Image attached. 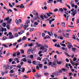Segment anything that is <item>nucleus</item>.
I'll return each instance as SVG.
<instances>
[{
  "label": "nucleus",
  "instance_id": "obj_20",
  "mask_svg": "<svg viewBox=\"0 0 79 79\" xmlns=\"http://www.w3.org/2000/svg\"><path fill=\"white\" fill-rule=\"evenodd\" d=\"M65 23H61V25H62V26L63 27H65Z\"/></svg>",
  "mask_w": 79,
  "mask_h": 79
},
{
  "label": "nucleus",
  "instance_id": "obj_8",
  "mask_svg": "<svg viewBox=\"0 0 79 79\" xmlns=\"http://www.w3.org/2000/svg\"><path fill=\"white\" fill-rule=\"evenodd\" d=\"M58 11L60 12L61 13H62V12H63L64 11V10H63V9H62V8H59V10H58Z\"/></svg>",
  "mask_w": 79,
  "mask_h": 79
},
{
  "label": "nucleus",
  "instance_id": "obj_59",
  "mask_svg": "<svg viewBox=\"0 0 79 79\" xmlns=\"http://www.w3.org/2000/svg\"><path fill=\"white\" fill-rule=\"evenodd\" d=\"M77 22H76L77 24H78V23H79V19H77Z\"/></svg>",
  "mask_w": 79,
  "mask_h": 79
},
{
  "label": "nucleus",
  "instance_id": "obj_17",
  "mask_svg": "<svg viewBox=\"0 0 79 79\" xmlns=\"http://www.w3.org/2000/svg\"><path fill=\"white\" fill-rule=\"evenodd\" d=\"M27 62H28L29 64H31V60H30V59H28V60H27Z\"/></svg>",
  "mask_w": 79,
  "mask_h": 79
},
{
  "label": "nucleus",
  "instance_id": "obj_18",
  "mask_svg": "<svg viewBox=\"0 0 79 79\" xmlns=\"http://www.w3.org/2000/svg\"><path fill=\"white\" fill-rule=\"evenodd\" d=\"M31 49H29L28 51H27V53L28 54H29L30 53V51H31Z\"/></svg>",
  "mask_w": 79,
  "mask_h": 79
},
{
  "label": "nucleus",
  "instance_id": "obj_22",
  "mask_svg": "<svg viewBox=\"0 0 79 79\" xmlns=\"http://www.w3.org/2000/svg\"><path fill=\"white\" fill-rule=\"evenodd\" d=\"M7 39V38H6V36H4V37H3L2 38V40H6V39Z\"/></svg>",
  "mask_w": 79,
  "mask_h": 79
},
{
  "label": "nucleus",
  "instance_id": "obj_53",
  "mask_svg": "<svg viewBox=\"0 0 79 79\" xmlns=\"http://www.w3.org/2000/svg\"><path fill=\"white\" fill-rule=\"evenodd\" d=\"M19 60V59L18 58H15L14 59V60L15 61H17Z\"/></svg>",
  "mask_w": 79,
  "mask_h": 79
},
{
  "label": "nucleus",
  "instance_id": "obj_19",
  "mask_svg": "<svg viewBox=\"0 0 79 79\" xmlns=\"http://www.w3.org/2000/svg\"><path fill=\"white\" fill-rule=\"evenodd\" d=\"M23 33H24V32L23 31H21L20 32H19L18 34L19 35H21Z\"/></svg>",
  "mask_w": 79,
  "mask_h": 79
},
{
  "label": "nucleus",
  "instance_id": "obj_21",
  "mask_svg": "<svg viewBox=\"0 0 79 79\" xmlns=\"http://www.w3.org/2000/svg\"><path fill=\"white\" fill-rule=\"evenodd\" d=\"M6 10L7 11V12H8V13L9 12V11H10V12H12V10L11 9H9L8 10L7 9Z\"/></svg>",
  "mask_w": 79,
  "mask_h": 79
},
{
  "label": "nucleus",
  "instance_id": "obj_14",
  "mask_svg": "<svg viewBox=\"0 0 79 79\" xmlns=\"http://www.w3.org/2000/svg\"><path fill=\"white\" fill-rule=\"evenodd\" d=\"M70 63H71L72 65H73V66H74V65H75V63L73 61L71 60L70 61Z\"/></svg>",
  "mask_w": 79,
  "mask_h": 79
},
{
  "label": "nucleus",
  "instance_id": "obj_42",
  "mask_svg": "<svg viewBox=\"0 0 79 79\" xmlns=\"http://www.w3.org/2000/svg\"><path fill=\"white\" fill-rule=\"evenodd\" d=\"M20 52H17V56H19L20 55Z\"/></svg>",
  "mask_w": 79,
  "mask_h": 79
},
{
  "label": "nucleus",
  "instance_id": "obj_11",
  "mask_svg": "<svg viewBox=\"0 0 79 79\" xmlns=\"http://www.w3.org/2000/svg\"><path fill=\"white\" fill-rule=\"evenodd\" d=\"M10 26L9 24H7L6 27L7 28V30H9L10 29Z\"/></svg>",
  "mask_w": 79,
  "mask_h": 79
},
{
  "label": "nucleus",
  "instance_id": "obj_48",
  "mask_svg": "<svg viewBox=\"0 0 79 79\" xmlns=\"http://www.w3.org/2000/svg\"><path fill=\"white\" fill-rule=\"evenodd\" d=\"M65 35L67 36V37L69 36L70 35V34L68 33H66Z\"/></svg>",
  "mask_w": 79,
  "mask_h": 79
},
{
  "label": "nucleus",
  "instance_id": "obj_1",
  "mask_svg": "<svg viewBox=\"0 0 79 79\" xmlns=\"http://www.w3.org/2000/svg\"><path fill=\"white\" fill-rule=\"evenodd\" d=\"M44 47L45 46H41L40 49V50L43 51L44 52H46L47 51V49H45Z\"/></svg>",
  "mask_w": 79,
  "mask_h": 79
},
{
  "label": "nucleus",
  "instance_id": "obj_54",
  "mask_svg": "<svg viewBox=\"0 0 79 79\" xmlns=\"http://www.w3.org/2000/svg\"><path fill=\"white\" fill-rule=\"evenodd\" d=\"M68 27H71V28H73L74 27V26H68Z\"/></svg>",
  "mask_w": 79,
  "mask_h": 79
},
{
  "label": "nucleus",
  "instance_id": "obj_52",
  "mask_svg": "<svg viewBox=\"0 0 79 79\" xmlns=\"http://www.w3.org/2000/svg\"><path fill=\"white\" fill-rule=\"evenodd\" d=\"M40 18L42 19H44V16L43 15H41Z\"/></svg>",
  "mask_w": 79,
  "mask_h": 79
},
{
  "label": "nucleus",
  "instance_id": "obj_49",
  "mask_svg": "<svg viewBox=\"0 0 79 79\" xmlns=\"http://www.w3.org/2000/svg\"><path fill=\"white\" fill-rule=\"evenodd\" d=\"M21 66L20 65H19L18 66H17L16 67L19 68V69L20 68H21Z\"/></svg>",
  "mask_w": 79,
  "mask_h": 79
},
{
  "label": "nucleus",
  "instance_id": "obj_12",
  "mask_svg": "<svg viewBox=\"0 0 79 79\" xmlns=\"http://www.w3.org/2000/svg\"><path fill=\"white\" fill-rule=\"evenodd\" d=\"M68 47L69 49H70L71 48V47H72V46L70 44H69L68 45Z\"/></svg>",
  "mask_w": 79,
  "mask_h": 79
},
{
  "label": "nucleus",
  "instance_id": "obj_7",
  "mask_svg": "<svg viewBox=\"0 0 79 79\" xmlns=\"http://www.w3.org/2000/svg\"><path fill=\"white\" fill-rule=\"evenodd\" d=\"M28 57L29 58H30L31 59H33V58H34V56H33V55H29L28 56Z\"/></svg>",
  "mask_w": 79,
  "mask_h": 79
},
{
  "label": "nucleus",
  "instance_id": "obj_34",
  "mask_svg": "<svg viewBox=\"0 0 79 79\" xmlns=\"http://www.w3.org/2000/svg\"><path fill=\"white\" fill-rule=\"evenodd\" d=\"M47 60H48V59H47V58H44V59L43 60V61H44V62L45 61H47Z\"/></svg>",
  "mask_w": 79,
  "mask_h": 79
},
{
  "label": "nucleus",
  "instance_id": "obj_41",
  "mask_svg": "<svg viewBox=\"0 0 79 79\" xmlns=\"http://www.w3.org/2000/svg\"><path fill=\"white\" fill-rule=\"evenodd\" d=\"M70 5H71L73 7H74V3H71L70 4Z\"/></svg>",
  "mask_w": 79,
  "mask_h": 79
},
{
  "label": "nucleus",
  "instance_id": "obj_9",
  "mask_svg": "<svg viewBox=\"0 0 79 79\" xmlns=\"http://www.w3.org/2000/svg\"><path fill=\"white\" fill-rule=\"evenodd\" d=\"M14 36L13 35H10L9 36V38L10 39H12L13 38Z\"/></svg>",
  "mask_w": 79,
  "mask_h": 79
},
{
  "label": "nucleus",
  "instance_id": "obj_32",
  "mask_svg": "<svg viewBox=\"0 0 79 79\" xmlns=\"http://www.w3.org/2000/svg\"><path fill=\"white\" fill-rule=\"evenodd\" d=\"M16 64V63L15 61H13L12 63V64Z\"/></svg>",
  "mask_w": 79,
  "mask_h": 79
},
{
  "label": "nucleus",
  "instance_id": "obj_44",
  "mask_svg": "<svg viewBox=\"0 0 79 79\" xmlns=\"http://www.w3.org/2000/svg\"><path fill=\"white\" fill-rule=\"evenodd\" d=\"M24 26H26L27 27H29V24L28 23H26Z\"/></svg>",
  "mask_w": 79,
  "mask_h": 79
},
{
  "label": "nucleus",
  "instance_id": "obj_63",
  "mask_svg": "<svg viewBox=\"0 0 79 79\" xmlns=\"http://www.w3.org/2000/svg\"><path fill=\"white\" fill-rule=\"evenodd\" d=\"M9 36L10 35H12V33L11 32H9Z\"/></svg>",
  "mask_w": 79,
  "mask_h": 79
},
{
  "label": "nucleus",
  "instance_id": "obj_50",
  "mask_svg": "<svg viewBox=\"0 0 79 79\" xmlns=\"http://www.w3.org/2000/svg\"><path fill=\"white\" fill-rule=\"evenodd\" d=\"M31 72V69H29L28 71L27 72V73H30Z\"/></svg>",
  "mask_w": 79,
  "mask_h": 79
},
{
  "label": "nucleus",
  "instance_id": "obj_60",
  "mask_svg": "<svg viewBox=\"0 0 79 79\" xmlns=\"http://www.w3.org/2000/svg\"><path fill=\"white\" fill-rule=\"evenodd\" d=\"M59 38L61 40H62L63 39V38L62 37H59Z\"/></svg>",
  "mask_w": 79,
  "mask_h": 79
},
{
  "label": "nucleus",
  "instance_id": "obj_38",
  "mask_svg": "<svg viewBox=\"0 0 79 79\" xmlns=\"http://www.w3.org/2000/svg\"><path fill=\"white\" fill-rule=\"evenodd\" d=\"M18 36H19V35H18V34L17 33H16L15 34V37H18Z\"/></svg>",
  "mask_w": 79,
  "mask_h": 79
},
{
  "label": "nucleus",
  "instance_id": "obj_24",
  "mask_svg": "<svg viewBox=\"0 0 79 79\" xmlns=\"http://www.w3.org/2000/svg\"><path fill=\"white\" fill-rule=\"evenodd\" d=\"M26 39H27V38L25 36L23 37L22 38V40H26Z\"/></svg>",
  "mask_w": 79,
  "mask_h": 79
},
{
  "label": "nucleus",
  "instance_id": "obj_27",
  "mask_svg": "<svg viewBox=\"0 0 79 79\" xmlns=\"http://www.w3.org/2000/svg\"><path fill=\"white\" fill-rule=\"evenodd\" d=\"M60 45L62 46L63 47H65L66 46V45L64 44H62L60 43Z\"/></svg>",
  "mask_w": 79,
  "mask_h": 79
},
{
  "label": "nucleus",
  "instance_id": "obj_45",
  "mask_svg": "<svg viewBox=\"0 0 79 79\" xmlns=\"http://www.w3.org/2000/svg\"><path fill=\"white\" fill-rule=\"evenodd\" d=\"M41 46H42V45L41 44H39L38 45H37V47L38 48H39V47H40Z\"/></svg>",
  "mask_w": 79,
  "mask_h": 79
},
{
  "label": "nucleus",
  "instance_id": "obj_56",
  "mask_svg": "<svg viewBox=\"0 0 79 79\" xmlns=\"http://www.w3.org/2000/svg\"><path fill=\"white\" fill-rule=\"evenodd\" d=\"M66 31L67 32H70V29H67L66 30Z\"/></svg>",
  "mask_w": 79,
  "mask_h": 79
},
{
  "label": "nucleus",
  "instance_id": "obj_25",
  "mask_svg": "<svg viewBox=\"0 0 79 79\" xmlns=\"http://www.w3.org/2000/svg\"><path fill=\"white\" fill-rule=\"evenodd\" d=\"M47 8L46 6H44V8L43 7H41V8L42 9H43V10H44V9L45 10H46L47 9Z\"/></svg>",
  "mask_w": 79,
  "mask_h": 79
},
{
  "label": "nucleus",
  "instance_id": "obj_26",
  "mask_svg": "<svg viewBox=\"0 0 79 79\" xmlns=\"http://www.w3.org/2000/svg\"><path fill=\"white\" fill-rule=\"evenodd\" d=\"M39 67H40V68H42V64H39Z\"/></svg>",
  "mask_w": 79,
  "mask_h": 79
},
{
  "label": "nucleus",
  "instance_id": "obj_13",
  "mask_svg": "<svg viewBox=\"0 0 79 79\" xmlns=\"http://www.w3.org/2000/svg\"><path fill=\"white\" fill-rule=\"evenodd\" d=\"M6 24L5 23H2V25L4 27H6Z\"/></svg>",
  "mask_w": 79,
  "mask_h": 79
},
{
  "label": "nucleus",
  "instance_id": "obj_23",
  "mask_svg": "<svg viewBox=\"0 0 79 79\" xmlns=\"http://www.w3.org/2000/svg\"><path fill=\"white\" fill-rule=\"evenodd\" d=\"M35 19L36 20H38V19H40V18H39L38 16H37L36 17H35Z\"/></svg>",
  "mask_w": 79,
  "mask_h": 79
},
{
  "label": "nucleus",
  "instance_id": "obj_30",
  "mask_svg": "<svg viewBox=\"0 0 79 79\" xmlns=\"http://www.w3.org/2000/svg\"><path fill=\"white\" fill-rule=\"evenodd\" d=\"M57 63L58 64L60 65L62 63V62L61 61H57Z\"/></svg>",
  "mask_w": 79,
  "mask_h": 79
},
{
  "label": "nucleus",
  "instance_id": "obj_4",
  "mask_svg": "<svg viewBox=\"0 0 79 79\" xmlns=\"http://www.w3.org/2000/svg\"><path fill=\"white\" fill-rule=\"evenodd\" d=\"M3 54V47L1 48L0 50V57H3L1 55Z\"/></svg>",
  "mask_w": 79,
  "mask_h": 79
},
{
  "label": "nucleus",
  "instance_id": "obj_37",
  "mask_svg": "<svg viewBox=\"0 0 79 79\" xmlns=\"http://www.w3.org/2000/svg\"><path fill=\"white\" fill-rule=\"evenodd\" d=\"M12 21V19H10L7 22V23H10Z\"/></svg>",
  "mask_w": 79,
  "mask_h": 79
},
{
  "label": "nucleus",
  "instance_id": "obj_6",
  "mask_svg": "<svg viewBox=\"0 0 79 79\" xmlns=\"http://www.w3.org/2000/svg\"><path fill=\"white\" fill-rule=\"evenodd\" d=\"M1 32H3V31H6V28H4L2 27H1Z\"/></svg>",
  "mask_w": 79,
  "mask_h": 79
},
{
  "label": "nucleus",
  "instance_id": "obj_28",
  "mask_svg": "<svg viewBox=\"0 0 79 79\" xmlns=\"http://www.w3.org/2000/svg\"><path fill=\"white\" fill-rule=\"evenodd\" d=\"M20 52L22 53H24V51L23 49L20 50Z\"/></svg>",
  "mask_w": 79,
  "mask_h": 79
},
{
  "label": "nucleus",
  "instance_id": "obj_43",
  "mask_svg": "<svg viewBox=\"0 0 79 79\" xmlns=\"http://www.w3.org/2000/svg\"><path fill=\"white\" fill-rule=\"evenodd\" d=\"M27 27H27L26 26H23V28L24 29V30L26 29Z\"/></svg>",
  "mask_w": 79,
  "mask_h": 79
},
{
  "label": "nucleus",
  "instance_id": "obj_51",
  "mask_svg": "<svg viewBox=\"0 0 79 79\" xmlns=\"http://www.w3.org/2000/svg\"><path fill=\"white\" fill-rule=\"evenodd\" d=\"M14 73V72L13 71V70H10V73Z\"/></svg>",
  "mask_w": 79,
  "mask_h": 79
},
{
  "label": "nucleus",
  "instance_id": "obj_35",
  "mask_svg": "<svg viewBox=\"0 0 79 79\" xmlns=\"http://www.w3.org/2000/svg\"><path fill=\"white\" fill-rule=\"evenodd\" d=\"M62 70L64 71H67V70L63 68L62 69Z\"/></svg>",
  "mask_w": 79,
  "mask_h": 79
},
{
  "label": "nucleus",
  "instance_id": "obj_46",
  "mask_svg": "<svg viewBox=\"0 0 79 79\" xmlns=\"http://www.w3.org/2000/svg\"><path fill=\"white\" fill-rule=\"evenodd\" d=\"M38 24H39V23H38L37 22H35V23H34V24H35V25H38Z\"/></svg>",
  "mask_w": 79,
  "mask_h": 79
},
{
  "label": "nucleus",
  "instance_id": "obj_3",
  "mask_svg": "<svg viewBox=\"0 0 79 79\" xmlns=\"http://www.w3.org/2000/svg\"><path fill=\"white\" fill-rule=\"evenodd\" d=\"M77 12L76 10H75L73 12H72V13H71V14L72 15L73 17H74L75 15V14H77Z\"/></svg>",
  "mask_w": 79,
  "mask_h": 79
},
{
  "label": "nucleus",
  "instance_id": "obj_39",
  "mask_svg": "<svg viewBox=\"0 0 79 79\" xmlns=\"http://www.w3.org/2000/svg\"><path fill=\"white\" fill-rule=\"evenodd\" d=\"M34 28H32L31 29H30V32H31L32 31H34Z\"/></svg>",
  "mask_w": 79,
  "mask_h": 79
},
{
  "label": "nucleus",
  "instance_id": "obj_31",
  "mask_svg": "<svg viewBox=\"0 0 79 79\" xmlns=\"http://www.w3.org/2000/svg\"><path fill=\"white\" fill-rule=\"evenodd\" d=\"M8 68L9 70H11L13 68L11 66H9Z\"/></svg>",
  "mask_w": 79,
  "mask_h": 79
},
{
  "label": "nucleus",
  "instance_id": "obj_10",
  "mask_svg": "<svg viewBox=\"0 0 79 79\" xmlns=\"http://www.w3.org/2000/svg\"><path fill=\"white\" fill-rule=\"evenodd\" d=\"M20 8L23 9V8H24V6L23 4H22L21 5H20V6H19Z\"/></svg>",
  "mask_w": 79,
  "mask_h": 79
},
{
  "label": "nucleus",
  "instance_id": "obj_15",
  "mask_svg": "<svg viewBox=\"0 0 79 79\" xmlns=\"http://www.w3.org/2000/svg\"><path fill=\"white\" fill-rule=\"evenodd\" d=\"M32 63L33 64H34V65H37V64H36V62L35 60L33 61Z\"/></svg>",
  "mask_w": 79,
  "mask_h": 79
},
{
  "label": "nucleus",
  "instance_id": "obj_2",
  "mask_svg": "<svg viewBox=\"0 0 79 79\" xmlns=\"http://www.w3.org/2000/svg\"><path fill=\"white\" fill-rule=\"evenodd\" d=\"M22 22V20L21 19H19L18 21L17 19H16L15 23H16L17 24L19 25V23H21Z\"/></svg>",
  "mask_w": 79,
  "mask_h": 79
},
{
  "label": "nucleus",
  "instance_id": "obj_58",
  "mask_svg": "<svg viewBox=\"0 0 79 79\" xmlns=\"http://www.w3.org/2000/svg\"><path fill=\"white\" fill-rule=\"evenodd\" d=\"M17 44V42H16L15 43H14L13 44V45L14 46H16Z\"/></svg>",
  "mask_w": 79,
  "mask_h": 79
},
{
  "label": "nucleus",
  "instance_id": "obj_62",
  "mask_svg": "<svg viewBox=\"0 0 79 79\" xmlns=\"http://www.w3.org/2000/svg\"><path fill=\"white\" fill-rule=\"evenodd\" d=\"M9 6H10V7H13V6H12V5L10 3L9 4Z\"/></svg>",
  "mask_w": 79,
  "mask_h": 79
},
{
  "label": "nucleus",
  "instance_id": "obj_47",
  "mask_svg": "<svg viewBox=\"0 0 79 79\" xmlns=\"http://www.w3.org/2000/svg\"><path fill=\"white\" fill-rule=\"evenodd\" d=\"M49 75V74L48 73H45L44 75L45 76H48Z\"/></svg>",
  "mask_w": 79,
  "mask_h": 79
},
{
  "label": "nucleus",
  "instance_id": "obj_61",
  "mask_svg": "<svg viewBox=\"0 0 79 79\" xmlns=\"http://www.w3.org/2000/svg\"><path fill=\"white\" fill-rule=\"evenodd\" d=\"M1 73L2 75H4L5 73V72H2V73Z\"/></svg>",
  "mask_w": 79,
  "mask_h": 79
},
{
  "label": "nucleus",
  "instance_id": "obj_33",
  "mask_svg": "<svg viewBox=\"0 0 79 79\" xmlns=\"http://www.w3.org/2000/svg\"><path fill=\"white\" fill-rule=\"evenodd\" d=\"M26 23H29L30 22V21L28 19L26 21Z\"/></svg>",
  "mask_w": 79,
  "mask_h": 79
},
{
  "label": "nucleus",
  "instance_id": "obj_40",
  "mask_svg": "<svg viewBox=\"0 0 79 79\" xmlns=\"http://www.w3.org/2000/svg\"><path fill=\"white\" fill-rule=\"evenodd\" d=\"M9 19V18H6V19H4V20H6V21H8Z\"/></svg>",
  "mask_w": 79,
  "mask_h": 79
},
{
  "label": "nucleus",
  "instance_id": "obj_5",
  "mask_svg": "<svg viewBox=\"0 0 79 79\" xmlns=\"http://www.w3.org/2000/svg\"><path fill=\"white\" fill-rule=\"evenodd\" d=\"M35 76L36 77H37V78H38V77H40L41 76V75L38 73H36V74L35 75Z\"/></svg>",
  "mask_w": 79,
  "mask_h": 79
},
{
  "label": "nucleus",
  "instance_id": "obj_29",
  "mask_svg": "<svg viewBox=\"0 0 79 79\" xmlns=\"http://www.w3.org/2000/svg\"><path fill=\"white\" fill-rule=\"evenodd\" d=\"M77 60V58L76 57H74L73 58V61H76Z\"/></svg>",
  "mask_w": 79,
  "mask_h": 79
},
{
  "label": "nucleus",
  "instance_id": "obj_57",
  "mask_svg": "<svg viewBox=\"0 0 79 79\" xmlns=\"http://www.w3.org/2000/svg\"><path fill=\"white\" fill-rule=\"evenodd\" d=\"M24 71H25V69L24 68H23L22 69V72L23 73H24Z\"/></svg>",
  "mask_w": 79,
  "mask_h": 79
},
{
  "label": "nucleus",
  "instance_id": "obj_55",
  "mask_svg": "<svg viewBox=\"0 0 79 79\" xmlns=\"http://www.w3.org/2000/svg\"><path fill=\"white\" fill-rule=\"evenodd\" d=\"M3 46H4V48H8L7 46L5 45V44H4Z\"/></svg>",
  "mask_w": 79,
  "mask_h": 79
},
{
  "label": "nucleus",
  "instance_id": "obj_36",
  "mask_svg": "<svg viewBox=\"0 0 79 79\" xmlns=\"http://www.w3.org/2000/svg\"><path fill=\"white\" fill-rule=\"evenodd\" d=\"M76 50V48H72V51L73 52H75Z\"/></svg>",
  "mask_w": 79,
  "mask_h": 79
},
{
  "label": "nucleus",
  "instance_id": "obj_64",
  "mask_svg": "<svg viewBox=\"0 0 79 79\" xmlns=\"http://www.w3.org/2000/svg\"><path fill=\"white\" fill-rule=\"evenodd\" d=\"M66 60L67 62H69V59L68 58H66Z\"/></svg>",
  "mask_w": 79,
  "mask_h": 79
},
{
  "label": "nucleus",
  "instance_id": "obj_16",
  "mask_svg": "<svg viewBox=\"0 0 79 79\" xmlns=\"http://www.w3.org/2000/svg\"><path fill=\"white\" fill-rule=\"evenodd\" d=\"M26 58H24L23 59V61H24L25 62H26L27 61V60Z\"/></svg>",
  "mask_w": 79,
  "mask_h": 79
}]
</instances>
